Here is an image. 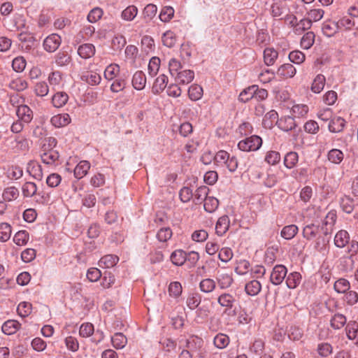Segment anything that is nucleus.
<instances>
[{"label": "nucleus", "instance_id": "nucleus-1", "mask_svg": "<svg viewBox=\"0 0 358 358\" xmlns=\"http://www.w3.org/2000/svg\"><path fill=\"white\" fill-rule=\"evenodd\" d=\"M262 145V139L257 135L241 140L238 143L239 150L244 152H252L258 150Z\"/></svg>", "mask_w": 358, "mask_h": 358}, {"label": "nucleus", "instance_id": "nucleus-2", "mask_svg": "<svg viewBox=\"0 0 358 358\" xmlns=\"http://www.w3.org/2000/svg\"><path fill=\"white\" fill-rule=\"evenodd\" d=\"M185 347L194 356L203 357V341L198 336H192L186 340Z\"/></svg>", "mask_w": 358, "mask_h": 358}, {"label": "nucleus", "instance_id": "nucleus-3", "mask_svg": "<svg viewBox=\"0 0 358 358\" xmlns=\"http://www.w3.org/2000/svg\"><path fill=\"white\" fill-rule=\"evenodd\" d=\"M287 273V268L282 264L275 265L271 273L270 281L274 285H280Z\"/></svg>", "mask_w": 358, "mask_h": 358}, {"label": "nucleus", "instance_id": "nucleus-4", "mask_svg": "<svg viewBox=\"0 0 358 358\" xmlns=\"http://www.w3.org/2000/svg\"><path fill=\"white\" fill-rule=\"evenodd\" d=\"M16 114L19 120L25 123L30 122L33 118V112L27 105L20 104L17 106Z\"/></svg>", "mask_w": 358, "mask_h": 358}, {"label": "nucleus", "instance_id": "nucleus-5", "mask_svg": "<svg viewBox=\"0 0 358 358\" xmlns=\"http://www.w3.org/2000/svg\"><path fill=\"white\" fill-rule=\"evenodd\" d=\"M27 171L37 180H41L43 177L41 166L36 161H30L27 164Z\"/></svg>", "mask_w": 358, "mask_h": 358}, {"label": "nucleus", "instance_id": "nucleus-6", "mask_svg": "<svg viewBox=\"0 0 358 358\" xmlns=\"http://www.w3.org/2000/svg\"><path fill=\"white\" fill-rule=\"evenodd\" d=\"M194 78V72L189 69L180 71L175 76V80L179 85H187L193 80Z\"/></svg>", "mask_w": 358, "mask_h": 358}, {"label": "nucleus", "instance_id": "nucleus-7", "mask_svg": "<svg viewBox=\"0 0 358 358\" xmlns=\"http://www.w3.org/2000/svg\"><path fill=\"white\" fill-rule=\"evenodd\" d=\"M277 126L282 131H289L295 128L296 123L292 117L287 115L278 120Z\"/></svg>", "mask_w": 358, "mask_h": 358}, {"label": "nucleus", "instance_id": "nucleus-8", "mask_svg": "<svg viewBox=\"0 0 358 358\" xmlns=\"http://www.w3.org/2000/svg\"><path fill=\"white\" fill-rule=\"evenodd\" d=\"M229 224L230 220L229 217L226 215L221 216L215 224L216 234L220 236H223L228 231Z\"/></svg>", "mask_w": 358, "mask_h": 358}, {"label": "nucleus", "instance_id": "nucleus-9", "mask_svg": "<svg viewBox=\"0 0 358 358\" xmlns=\"http://www.w3.org/2000/svg\"><path fill=\"white\" fill-rule=\"evenodd\" d=\"M50 122L55 127H62L71 122V117L68 113L58 114L52 117Z\"/></svg>", "mask_w": 358, "mask_h": 358}, {"label": "nucleus", "instance_id": "nucleus-10", "mask_svg": "<svg viewBox=\"0 0 358 358\" xmlns=\"http://www.w3.org/2000/svg\"><path fill=\"white\" fill-rule=\"evenodd\" d=\"M187 253L182 250H176L170 256L171 262L178 266H182L187 261Z\"/></svg>", "mask_w": 358, "mask_h": 358}, {"label": "nucleus", "instance_id": "nucleus-11", "mask_svg": "<svg viewBox=\"0 0 358 358\" xmlns=\"http://www.w3.org/2000/svg\"><path fill=\"white\" fill-rule=\"evenodd\" d=\"M146 84V77L142 71H136L132 78V85L137 90H143Z\"/></svg>", "mask_w": 358, "mask_h": 358}, {"label": "nucleus", "instance_id": "nucleus-12", "mask_svg": "<svg viewBox=\"0 0 358 358\" xmlns=\"http://www.w3.org/2000/svg\"><path fill=\"white\" fill-rule=\"evenodd\" d=\"M168 83V77L164 74L159 75L155 80L152 85V92L157 94L162 92Z\"/></svg>", "mask_w": 358, "mask_h": 358}, {"label": "nucleus", "instance_id": "nucleus-13", "mask_svg": "<svg viewBox=\"0 0 358 358\" xmlns=\"http://www.w3.org/2000/svg\"><path fill=\"white\" fill-rule=\"evenodd\" d=\"M296 73V68L291 64L281 65L277 71L278 76L285 78H292Z\"/></svg>", "mask_w": 358, "mask_h": 358}, {"label": "nucleus", "instance_id": "nucleus-14", "mask_svg": "<svg viewBox=\"0 0 358 358\" xmlns=\"http://www.w3.org/2000/svg\"><path fill=\"white\" fill-rule=\"evenodd\" d=\"M90 169V163L88 161H80L74 169V176L78 179L85 176Z\"/></svg>", "mask_w": 358, "mask_h": 358}, {"label": "nucleus", "instance_id": "nucleus-15", "mask_svg": "<svg viewBox=\"0 0 358 358\" xmlns=\"http://www.w3.org/2000/svg\"><path fill=\"white\" fill-rule=\"evenodd\" d=\"M350 241V236L347 231L340 230L336 233L334 237V243L336 247L343 248Z\"/></svg>", "mask_w": 358, "mask_h": 358}, {"label": "nucleus", "instance_id": "nucleus-16", "mask_svg": "<svg viewBox=\"0 0 358 358\" xmlns=\"http://www.w3.org/2000/svg\"><path fill=\"white\" fill-rule=\"evenodd\" d=\"M80 78L83 81L86 82L90 85H99L101 80V76L94 71H87L84 73Z\"/></svg>", "mask_w": 358, "mask_h": 358}, {"label": "nucleus", "instance_id": "nucleus-17", "mask_svg": "<svg viewBox=\"0 0 358 358\" xmlns=\"http://www.w3.org/2000/svg\"><path fill=\"white\" fill-rule=\"evenodd\" d=\"M278 57V52L272 47L266 48L264 50V61L266 65H273Z\"/></svg>", "mask_w": 358, "mask_h": 358}, {"label": "nucleus", "instance_id": "nucleus-18", "mask_svg": "<svg viewBox=\"0 0 358 358\" xmlns=\"http://www.w3.org/2000/svg\"><path fill=\"white\" fill-rule=\"evenodd\" d=\"M20 327V324L17 320H9L5 322L2 327V331L7 335L15 334Z\"/></svg>", "mask_w": 358, "mask_h": 358}, {"label": "nucleus", "instance_id": "nucleus-19", "mask_svg": "<svg viewBox=\"0 0 358 358\" xmlns=\"http://www.w3.org/2000/svg\"><path fill=\"white\" fill-rule=\"evenodd\" d=\"M345 124V120L341 117H333L329 124V129L331 132L338 133L341 131Z\"/></svg>", "mask_w": 358, "mask_h": 358}, {"label": "nucleus", "instance_id": "nucleus-20", "mask_svg": "<svg viewBox=\"0 0 358 358\" xmlns=\"http://www.w3.org/2000/svg\"><path fill=\"white\" fill-rule=\"evenodd\" d=\"M69 100V95L64 92L55 93L52 98V103L55 108L63 107Z\"/></svg>", "mask_w": 358, "mask_h": 358}, {"label": "nucleus", "instance_id": "nucleus-21", "mask_svg": "<svg viewBox=\"0 0 358 358\" xmlns=\"http://www.w3.org/2000/svg\"><path fill=\"white\" fill-rule=\"evenodd\" d=\"M327 159L334 164H340L344 159V154L341 150L333 148L328 152Z\"/></svg>", "mask_w": 358, "mask_h": 358}, {"label": "nucleus", "instance_id": "nucleus-22", "mask_svg": "<svg viewBox=\"0 0 358 358\" xmlns=\"http://www.w3.org/2000/svg\"><path fill=\"white\" fill-rule=\"evenodd\" d=\"M42 162L48 165H54L59 159V154L58 151L43 152L41 154Z\"/></svg>", "mask_w": 358, "mask_h": 358}, {"label": "nucleus", "instance_id": "nucleus-23", "mask_svg": "<svg viewBox=\"0 0 358 358\" xmlns=\"http://www.w3.org/2000/svg\"><path fill=\"white\" fill-rule=\"evenodd\" d=\"M338 22L329 20L323 23L322 30L325 36L331 37L338 31Z\"/></svg>", "mask_w": 358, "mask_h": 358}, {"label": "nucleus", "instance_id": "nucleus-24", "mask_svg": "<svg viewBox=\"0 0 358 358\" xmlns=\"http://www.w3.org/2000/svg\"><path fill=\"white\" fill-rule=\"evenodd\" d=\"M235 301L234 296L229 293H223L217 298V303L227 308H231Z\"/></svg>", "mask_w": 358, "mask_h": 358}, {"label": "nucleus", "instance_id": "nucleus-25", "mask_svg": "<svg viewBox=\"0 0 358 358\" xmlns=\"http://www.w3.org/2000/svg\"><path fill=\"white\" fill-rule=\"evenodd\" d=\"M261 289V283L256 280L250 281L245 286V291L250 296L257 295L260 292Z\"/></svg>", "mask_w": 358, "mask_h": 358}, {"label": "nucleus", "instance_id": "nucleus-26", "mask_svg": "<svg viewBox=\"0 0 358 358\" xmlns=\"http://www.w3.org/2000/svg\"><path fill=\"white\" fill-rule=\"evenodd\" d=\"M320 227L315 224L305 226L303 229V236L307 240H312L315 238L319 232Z\"/></svg>", "mask_w": 358, "mask_h": 358}, {"label": "nucleus", "instance_id": "nucleus-27", "mask_svg": "<svg viewBox=\"0 0 358 358\" xmlns=\"http://www.w3.org/2000/svg\"><path fill=\"white\" fill-rule=\"evenodd\" d=\"M229 343L230 339L229 336L222 333L217 334L213 339L214 345L218 349L226 348Z\"/></svg>", "mask_w": 358, "mask_h": 358}, {"label": "nucleus", "instance_id": "nucleus-28", "mask_svg": "<svg viewBox=\"0 0 358 358\" xmlns=\"http://www.w3.org/2000/svg\"><path fill=\"white\" fill-rule=\"evenodd\" d=\"M298 227L295 224H290L282 228L280 235L286 240H291L298 232Z\"/></svg>", "mask_w": 358, "mask_h": 358}, {"label": "nucleus", "instance_id": "nucleus-29", "mask_svg": "<svg viewBox=\"0 0 358 358\" xmlns=\"http://www.w3.org/2000/svg\"><path fill=\"white\" fill-rule=\"evenodd\" d=\"M301 275L298 272L290 273L286 278V285L289 289L296 288L301 282Z\"/></svg>", "mask_w": 358, "mask_h": 358}, {"label": "nucleus", "instance_id": "nucleus-30", "mask_svg": "<svg viewBox=\"0 0 358 358\" xmlns=\"http://www.w3.org/2000/svg\"><path fill=\"white\" fill-rule=\"evenodd\" d=\"M201 301V296L198 293L189 294L186 299V305L190 310H194L199 307Z\"/></svg>", "mask_w": 358, "mask_h": 358}, {"label": "nucleus", "instance_id": "nucleus-31", "mask_svg": "<svg viewBox=\"0 0 358 358\" xmlns=\"http://www.w3.org/2000/svg\"><path fill=\"white\" fill-rule=\"evenodd\" d=\"M11 148L17 150H26L29 148V142L27 138L17 136L10 142Z\"/></svg>", "mask_w": 358, "mask_h": 358}, {"label": "nucleus", "instance_id": "nucleus-32", "mask_svg": "<svg viewBox=\"0 0 358 358\" xmlns=\"http://www.w3.org/2000/svg\"><path fill=\"white\" fill-rule=\"evenodd\" d=\"M346 322L347 320L344 315L337 313L331 319L330 324L334 329H340L346 324Z\"/></svg>", "mask_w": 358, "mask_h": 358}, {"label": "nucleus", "instance_id": "nucleus-33", "mask_svg": "<svg viewBox=\"0 0 358 358\" xmlns=\"http://www.w3.org/2000/svg\"><path fill=\"white\" fill-rule=\"evenodd\" d=\"M340 206L344 212L351 213L355 207V201L350 196H344L340 199Z\"/></svg>", "mask_w": 358, "mask_h": 358}, {"label": "nucleus", "instance_id": "nucleus-34", "mask_svg": "<svg viewBox=\"0 0 358 358\" xmlns=\"http://www.w3.org/2000/svg\"><path fill=\"white\" fill-rule=\"evenodd\" d=\"M255 86L251 85L244 89L238 96V100L242 103H246L254 99Z\"/></svg>", "mask_w": 358, "mask_h": 358}, {"label": "nucleus", "instance_id": "nucleus-35", "mask_svg": "<svg viewBox=\"0 0 358 358\" xmlns=\"http://www.w3.org/2000/svg\"><path fill=\"white\" fill-rule=\"evenodd\" d=\"M216 287V282L211 278H205L199 283V288L202 292L210 293Z\"/></svg>", "mask_w": 358, "mask_h": 358}, {"label": "nucleus", "instance_id": "nucleus-36", "mask_svg": "<svg viewBox=\"0 0 358 358\" xmlns=\"http://www.w3.org/2000/svg\"><path fill=\"white\" fill-rule=\"evenodd\" d=\"M111 342L114 348L122 349L126 345L127 339L123 334L116 333L112 336Z\"/></svg>", "mask_w": 358, "mask_h": 358}, {"label": "nucleus", "instance_id": "nucleus-37", "mask_svg": "<svg viewBox=\"0 0 358 358\" xmlns=\"http://www.w3.org/2000/svg\"><path fill=\"white\" fill-rule=\"evenodd\" d=\"M188 95L192 101L199 100L203 96V88L199 85H192L188 90Z\"/></svg>", "mask_w": 358, "mask_h": 358}, {"label": "nucleus", "instance_id": "nucleus-38", "mask_svg": "<svg viewBox=\"0 0 358 358\" xmlns=\"http://www.w3.org/2000/svg\"><path fill=\"white\" fill-rule=\"evenodd\" d=\"M37 186L33 182H26L22 187V192L24 197H32L36 194Z\"/></svg>", "mask_w": 358, "mask_h": 358}, {"label": "nucleus", "instance_id": "nucleus-39", "mask_svg": "<svg viewBox=\"0 0 358 358\" xmlns=\"http://www.w3.org/2000/svg\"><path fill=\"white\" fill-rule=\"evenodd\" d=\"M334 287L338 293L345 294L350 289V283L345 278H340L335 282Z\"/></svg>", "mask_w": 358, "mask_h": 358}, {"label": "nucleus", "instance_id": "nucleus-40", "mask_svg": "<svg viewBox=\"0 0 358 358\" xmlns=\"http://www.w3.org/2000/svg\"><path fill=\"white\" fill-rule=\"evenodd\" d=\"M298 160V154L296 152H289L284 157V164L287 169H292L296 166Z\"/></svg>", "mask_w": 358, "mask_h": 358}, {"label": "nucleus", "instance_id": "nucleus-41", "mask_svg": "<svg viewBox=\"0 0 358 358\" xmlns=\"http://www.w3.org/2000/svg\"><path fill=\"white\" fill-rule=\"evenodd\" d=\"M2 196L4 201H11L19 196V190L15 187H8L3 190Z\"/></svg>", "mask_w": 358, "mask_h": 358}, {"label": "nucleus", "instance_id": "nucleus-42", "mask_svg": "<svg viewBox=\"0 0 358 358\" xmlns=\"http://www.w3.org/2000/svg\"><path fill=\"white\" fill-rule=\"evenodd\" d=\"M119 261L117 256L114 255H107L103 256L99 260V265H104L106 268L113 267Z\"/></svg>", "mask_w": 358, "mask_h": 358}, {"label": "nucleus", "instance_id": "nucleus-43", "mask_svg": "<svg viewBox=\"0 0 358 358\" xmlns=\"http://www.w3.org/2000/svg\"><path fill=\"white\" fill-rule=\"evenodd\" d=\"M209 192V189L206 186H201L198 187L193 196H194V199L196 203H200L201 202H204L206 199L208 198V194Z\"/></svg>", "mask_w": 358, "mask_h": 358}, {"label": "nucleus", "instance_id": "nucleus-44", "mask_svg": "<svg viewBox=\"0 0 358 358\" xmlns=\"http://www.w3.org/2000/svg\"><path fill=\"white\" fill-rule=\"evenodd\" d=\"M325 80L323 75L318 74L313 82L311 90L315 93H320L324 87Z\"/></svg>", "mask_w": 358, "mask_h": 358}, {"label": "nucleus", "instance_id": "nucleus-45", "mask_svg": "<svg viewBox=\"0 0 358 358\" xmlns=\"http://www.w3.org/2000/svg\"><path fill=\"white\" fill-rule=\"evenodd\" d=\"M160 59L159 57H152L148 64V74L150 77H155L159 69Z\"/></svg>", "mask_w": 358, "mask_h": 358}, {"label": "nucleus", "instance_id": "nucleus-46", "mask_svg": "<svg viewBox=\"0 0 358 358\" xmlns=\"http://www.w3.org/2000/svg\"><path fill=\"white\" fill-rule=\"evenodd\" d=\"M219 206V201L214 196H208L204 201L203 208L208 213H213Z\"/></svg>", "mask_w": 358, "mask_h": 358}, {"label": "nucleus", "instance_id": "nucleus-47", "mask_svg": "<svg viewBox=\"0 0 358 358\" xmlns=\"http://www.w3.org/2000/svg\"><path fill=\"white\" fill-rule=\"evenodd\" d=\"M29 238V233L25 230H21L15 234L13 241L17 245H24L27 243Z\"/></svg>", "mask_w": 358, "mask_h": 358}, {"label": "nucleus", "instance_id": "nucleus-48", "mask_svg": "<svg viewBox=\"0 0 358 358\" xmlns=\"http://www.w3.org/2000/svg\"><path fill=\"white\" fill-rule=\"evenodd\" d=\"M120 72V66L116 64H111L108 65L104 71V77L108 80H111L115 78V76Z\"/></svg>", "mask_w": 358, "mask_h": 358}, {"label": "nucleus", "instance_id": "nucleus-49", "mask_svg": "<svg viewBox=\"0 0 358 358\" xmlns=\"http://www.w3.org/2000/svg\"><path fill=\"white\" fill-rule=\"evenodd\" d=\"M173 235L172 230L169 227H162L157 233V238L160 242H166Z\"/></svg>", "mask_w": 358, "mask_h": 358}, {"label": "nucleus", "instance_id": "nucleus-50", "mask_svg": "<svg viewBox=\"0 0 358 358\" xmlns=\"http://www.w3.org/2000/svg\"><path fill=\"white\" fill-rule=\"evenodd\" d=\"M78 54L83 59L92 57L95 53V46H78Z\"/></svg>", "mask_w": 358, "mask_h": 358}, {"label": "nucleus", "instance_id": "nucleus-51", "mask_svg": "<svg viewBox=\"0 0 358 358\" xmlns=\"http://www.w3.org/2000/svg\"><path fill=\"white\" fill-rule=\"evenodd\" d=\"M57 144V141L55 137H48L43 141V143L41 148V152L56 151L54 148Z\"/></svg>", "mask_w": 358, "mask_h": 358}, {"label": "nucleus", "instance_id": "nucleus-52", "mask_svg": "<svg viewBox=\"0 0 358 358\" xmlns=\"http://www.w3.org/2000/svg\"><path fill=\"white\" fill-rule=\"evenodd\" d=\"M11 235V227L7 223L0 224V241L6 242L10 239Z\"/></svg>", "mask_w": 358, "mask_h": 358}, {"label": "nucleus", "instance_id": "nucleus-53", "mask_svg": "<svg viewBox=\"0 0 358 358\" xmlns=\"http://www.w3.org/2000/svg\"><path fill=\"white\" fill-rule=\"evenodd\" d=\"M346 334L350 340L355 339L358 334V324L356 322H350L346 327Z\"/></svg>", "mask_w": 358, "mask_h": 358}, {"label": "nucleus", "instance_id": "nucleus-54", "mask_svg": "<svg viewBox=\"0 0 358 358\" xmlns=\"http://www.w3.org/2000/svg\"><path fill=\"white\" fill-rule=\"evenodd\" d=\"M317 351L320 356L327 357L332 353L333 348L328 343H322L318 344Z\"/></svg>", "mask_w": 358, "mask_h": 358}, {"label": "nucleus", "instance_id": "nucleus-55", "mask_svg": "<svg viewBox=\"0 0 358 358\" xmlns=\"http://www.w3.org/2000/svg\"><path fill=\"white\" fill-rule=\"evenodd\" d=\"M217 283L221 289H227L229 287L232 282L233 278L229 274H222L217 278Z\"/></svg>", "mask_w": 358, "mask_h": 358}, {"label": "nucleus", "instance_id": "nucleus-56", "mask_svg": "<svg viewBox=\"0 0 358 358\" xmlns=\"http://www.w3.org/2000/svg\"><path fill=\"white\" fill-rule=\"evenodd\" d=\"M291 111L295 117H303L308 113V107L304 104H296L292 106Z\"/></svg>", "mask_w": 358, "mask_h": 358}, {"label": "nucleus", "instance_id": "nucleus-57", "mask_svg": "<svg viewBox=\"0 0 358 358\" xmlns=\"http://www.w3.org/2000/svg\"><path fill=\"white\" fill-rule=\"evenodd\" d=\"M229 154L225 150L218 151L214 156V162L218 166L226 165Z\"/></svg>", "mask_w": 358, "mask_h": 358}, {"label": "nucleus", "instance_id": "nucleus-58", "mask_svg": "<svg viewBox=\"0 0 358 358\" xmlns=\"http://www.w3.org/2000/svg\"><path fill=\"white\" fill-rule=\"evenodd\" d=\"M308 19L313 22H317L320 20L324 14V11L322 8H313L310 10L308 13Z\"/></svg>", "mask_w": 358, "mask_h": 358}, {"label": "nucleus", "instance_id": "nucleus-59", "mask_svg": "<svg viewBox=\"0 0 358 358\" xmlns=\"http://www.w3.org/2000/svg\"><path fill=\"white\" fill-rule=\"evenodd\" d=\"M23 175L22 168L18 166H13L7 171V177L11 180L20 179Z\"/></svg>", "mask_w": 358, "mask_h": 358}, {"label": "nucleus", "instance_id": "nucleus-60", "mask_svg": "<svg viewBox=\"0 0 358 358\" xmlns=\"http://www.w3.org/2000/svg\"><path fill=\"white\" fill-rule=\"evenodd\" d=\"M287 8L285 3H275L271 6V13L273 17H280L287 11Z\"/></svg>", "mask_w": 358, "mask_h": 358}, {"label": "nucleus", "instance_id": "nucleus-61", "mask_svg": "<svg viewBox=\"0 0 358 358\" xmlns=\"http://www.w3.org/2000/svg\"><path fill=\"white\" fill-rule=\"evenodd\" d=\"M138 9L134 6H129L122 13V17L128 21L132 20L137 15Z\"/></svg>", "mask_w": 358, "mask_h": 358}, {"label": "nucleus", "instance_id": "nucleus-62", "mask_svg": "<svg viewBox=\"0 0 358 358\" xmlns=\"http://www.w3.org/2000/svg\"><path fill=\"white\" fill-rule=\"evenodd\" d=\"M31 304L29 302H21L17 306V313L22 317L28 316L31 313Z\"/></svg>", "mask_w": 358, "mask_h": 358}, {"label": "nucleus", "instance_id": "nucleus-63", "mask_svg": "<svg viewBox=\"0 0 358 358\" xmlns=\"http://www.w3.org/2000/svg\"><path fill=\"white\" fill-rule=\"evenodd\" d=\"M182 288L179 282H172L169 286V295L173 297H178L182 294Z\"/></svg>", "mask_w": 358, "mask_h": 358}, {"label": "nucleus", "instance_id": "nucleus-64", "mask_svg": "<svg viewBox=\"0 0 358 358\" xmlns=\"http://www.w3.org/2000/svg\"><path fill=\"white\" fill-rule=\"evenodd\" d=\"M344 301L349 306H353L358 302V293L353 290H348L345 293Z\"/></svg>", "mask_w": 358, "mask_h": 358}]
</instances>
